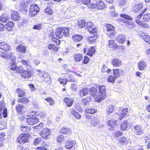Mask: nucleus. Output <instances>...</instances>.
Wrapping results in <instances>:
<instances>
[{"instance_id":"nucleus-60","label":"nucleus","mask_w":150,"mask_h":150,"mask_svg":"<svg viewBox=\"0 0 150 150\" xmlns=\"http://www.w3.org/2000/svg\"><path fill=\"white\" fill-rule=\"evenodd\" d=\"M144 40L145 42L150 44V36H149L147 35Z\"/></svg>"},{"instance_id":"nucleus-24","label":"nucleus","mask_w":150,"mask_h":150,"mask_svg":"<svg viewBox=\"0 0 150 150\" xmlns=\"http://www.w3.org/2000/svg\"><path fill=\"white\" fill-rule=\"evenodd\" d=\"M36 118H28L26 119V121L30 125H33L38 122Z\"/></svg>"},{"instance_id":"nucleus-33","label":"nucleus","mask_w":150,"mask_h":150,"mask_svg":"<svg viewBox=\"0 0 150 150\" xmlns=\"http://www.w3.org/2000/svg\"><path fill=\"white\" fill-rule=\"evenodd\" d=\"M72 39L75 42L80 41L82 38V36L80 35H74L72 36Z\"/></svg>"},{"instance_id":"nucleus-36","label":"nucleus","mask_w":150,"mask_h":150,"mask_svg":"<svg viewBox=\"0 0 150 150\" xmlns=\"http://www.w3.org/2000/svg\"><path fill=\"white\" fill-rule=\"evenodd\" d=\"M108 45L109 47L115 48H116L117 45L113 40H109L108 41Z\"/></svg>"},{"instance_id":"nucleus-12","label":"nucleus","mask_w":150,"mask_h":150,"mask_svg":"<svg viewBox=\"0 0 150 150\" xmlns=\"http://www.w3.org/2000/svg\"><path fill=\"white\" fill-rule=\"evenodd\" d=\"M126 39V37L122 34H119L116 38L117 41L121 44L123 43L125 41Z\"/></svg>"},{"instance_id":"nucleus-17","label":"nucleus","mask_w":150,"mask_h":150,"mask_svg":"<svg viewBox=\"0 0 150 150\" xmlns=\"http://www.w3.org/2000/svg\"><path fill=\"white\" fill-rule=\"evenodd\" d=\"M11 19L15 21L18 20L20 18L18 13L16 11H14L11 12Z\"/></svg>"},{"instance_id":"nucleus-10","label":"nucleus","mask_w":150,"mask_h":150,"mask_svg":"<svg viewBox=\"0 0 150 150\" xmlns=\"http://www.w3.org/2000/svg\"><path fill=\"white\" fill-rule=\"evenodd\" d=\"M124 73V71L119 69H114L113 70V74L115 78L120 77Z\"/></svg>"},{"instance_id":"nucleus-39","label":"nucleus","mask_w":150,"mask_h":150,"mask_svg":"<svg viewBox=\"0 0 150 150\" xmlns=\"http://www.w3.org/2000/svg\"><path fill=\"white\" fill-rule=\"evenodd\" d=\"M18 102H20L23 103L25 104L28 103L29 101L28 99L26 98H19L18 100Z\"/></svg>"},{"instance_id":"nucleus-25","label":"nucleus","mask_w":150,"mask_h":150,"mask_svg":"<svg viewBox=\"0 0 150 150\" xmlns=\"http://www.w3.org/2000/svg\"><path fill=\"white\" fill-rule=\"evenodd\" d=\"M97 37V35H95L88 37L87 39L90 43H92L95 42Z\"/></svg>"},{"instance_id":"nucleus-41","label":"nucleus","mask_w":150,"mask_h":150,"mask_svg":"<svg viewBox=\"0 0 150 150\" xmlns=\"http://www.w3.org/2000/svg\"><path fill=\"white\" fill-rule=\"evenodd\" d=\"M85 112L86 113L93 114L97 112L96 110L93 108H88L85 109Z\"/></svg>"},{"instance_id":"nucleus-34","label":"nucleus","mask_w":150,"mask_h":150,"mask_svg":"<svg viewBox=\"0 0 150 150\" xmlns=\"http://www.w3.org/2000/svg\"><path fill=\"white\" fill-rule=\"evenodd\" d=\"M9 17L6 14L2 15L0 17V21L3 23H5L8 20Z\"/></svg>"},{"instance_id":"nucleus-22","label":"nucleus","mask_w":150,"mask_h":150,"mask_svg":"<svg viewBox=\"0 0 150 150\" xmlns=\"http://www.w3.org/2000/svg\"><path fill=\"white\" fill-rule=\"evenodd\" d=\"M16 93L18 94V96L22 97L24 96L25 94V90L21 88H17L16 91Z\"/></svg>"},{"instance_id":"nucleus-31","label":"nucleus","mask_w":150,"mask_h":150,"mask_svg":"<svg viewBox=\"0 0 150 150\" xmlns=\"http://www.w3.org/2000/svg\"><path fill=\"white\" fill-rule=\"evenodd\" d=\"M74 145L73 141H67L65 144V146L66 148L70 149H71Z\"/></svg>"},{"instance_id":"nucleus-45","label":"nucleus","mask_w":150,"mask_h":150,"mask_svg":"<svg viewBox=\"0 0 150 150\" xmlns=\"http://www.w3.org/2000/svg\"><path fill=\"white\" fill-rule=\"evenodd\" d=\"M21 130L23 132H28L30 131V129L28 127L22 125L20 128Z\"/></svg>"},{"instance_id":"nucleus-37","label":"nucleus","mask_w":150,"mask_h":150,"mask_svg":"<svg viewBox=\"0 0 150 150\" xmlns=\"http://www.w3.org/2000/svg\"><path fill=\"white\" fill-rule=\"evenodd\" d=\"M116 122V120L112 119L108 120L107 122V124L108 126L112 128L115 125Z\"/></svg>"},{"instance_id":"nucleus-7","label":"nucleus","mask_w":150,"mask_h":150,"mask_svg":"<svg viewBox=\"0 0 150 150\" xmlns=\"http://www.w3.org/2000/svg\"><path fill=\"white\" fill-rule=\"evenodd\" d=\"M13 53L10 52H4L1 55V57L4 58H10L13 61L16 60L15 57L13 56Z\"/></svg>"},{"instance_id":"nucleus-2","label":"nucleus","mask_w":150,"mask_h":150,"mask_svg":"<svg viewBox=\"0 0 150 150\" xmlns=\"http://www.w3.org/2000/svg\"><path fill=\"white\" fill-rule=\"evenodd\" d=\"M69 28L65 27L62 28H58L56 31V36L59 38H61L64 36H69Z\"/></svg>"},{"instance_id":"nucleus-20","label":"nucleus","mask_w":150,"mask_h":150,"mask_svg":"<svg viewBox=\"0 0 150 150\" xmlns=\"http://www.w3.org/2000/svg\"><path fill=\"white\" fill-rule=\"evenodd\" d=\"M138 66L140 70H143L146 67L147 64L146 62L141 61L139 63Z\"/></svg>"},{"instance_id":"nucleus-51","label":"nucleus","mask_w":150,"mask_h":150,"mask_svg":"<svg viewBox=\"0 0 150 150\" xmlns=\"http://www.w3.org/2000/svg\"><path fill=\"white\" fill-rule=\"evenodd\" d=\"M45 100L49 103L50 105H52L54 104V101L51 98H46Z\"/></svg>"},{"instance_id":"nucleus-32","label":"nucleus","mask_w":150,"mask_h":150,"mask_svg":"<svg viewBox=\"0 0 150 150\" xmlns=\"http://www.w3.org/2000/svg\"><path fill=\"white\" fill-rule=\"evenodd\" d=\"M128 122L127 120L123 121L121 125V129L122 130H125L127 128Z\"/></svg>"},{"instance_id":"nucleus-38","label":"nucleus","mask_w":150,"mask_h":150,"mask_svg":"<svg viewBox=\"0 0 150 150\" xmlns=\"http://www.w3.org/2000/svg\"><path fill=\"white\" fill-rule=\"evenodd\" d=\"M107 31L108 32L114 31L115 27L112 25L110 24H107L106 25Z\"/></svg>"},{"instance_id":"nucleus-43","label":"nucleus","mask_w":150,"mask_h":150,"mask_svg":"<svg viewBox=\"0 0 150 150\" xmlns=\"http://www.w3.org/2000/svg\"><path fill=\"white\" fill-rule=\"evenodd\" d=\"M150 18V13H147L144 14L143 17V20L144 21H148Z\"/></svg>"},{"instance_id":"nucleus-42","label":"nucleus","mask_w":150,"mask_h":150,"mask_svg":"<svg viewBox=\"0 0 150 150\" xmlns=\"http://www.w3.org/2000/svg\"><path fill=\"white\" fill-rule=\"evenodd\" d=\"M39 114H38V116H40L41 117H43L46 116V114L44 112V110L41 108H39Z\"/></svg>"},{"instance_id":"nucleus-1","label":"nucleus","mask_w":150,"mask_h":150,"mask_svg":"<svg viewBox=\"0 0 150 150\" xmlns=\"http://www.w3.org/2000/svg\"><path fill=\"white\" fill-rule=\"evenodd\" d=\"M38 71V78L40 81H44L48 84L51 83L50 76L47 72L39 70Z\"/></svg>"},{"instance_id":"nucleus-57","label":"nucleus","mask_w":150,"mask_h":150,"mask_svg":"<svg viewBox=\"0 0 150 150\" xmlns=\"http://www.w3.org/2000/svg\"><path fill=\"white\" fill-rule=\"evenodd\" d=\"M122 134V132L121 131L116 132L114 134V136L116 137H118L120 136Z\"/></svg>"},{"instance_id":"nucleus-47","label":"nucleus","mask_w":150,"mask_h":150,"mask_svg":"<svg viewBox=\"0 0 150 150\" xmlns=\"http://www.w3.org/2000/svg\"><path fill=\"white\" fill-rule=\"evenodd\" d=\"M115 109V107L114 106H109L107 108L106 111L108 113V114H109L112 113Z\"/></svg>"},{"instance_id":"nucleus-19","label":"nucleus","mask_w":150,"mask_h":150,"mask_svg":"<svg viewBox=\"0 0 150 150\" xmlns=\"http://www.w3.org/2000/svg\"><path fill=\"white\" fill-rule=\"evenodd\" d=\"M134 132L137 135H140L142 133V128L138 125H136L134 126Z\"/></svg>"},{"instance_id":"nucleus-52","label":"nucleus","mask_w":150,"mask_h":150,"mask_svg":"<svg viewBox=\"0 0 150 150\" xmlns=\"http://www.w3.org/2000/svg\"><path fill=\"white\" fill-rule=\"evenodd\" d=\"M45 12L47 14L51 15L53 13V11L50 7H47L45 10Z\"/></svg>"},{"instance_id":"nucleus-29","label":"nucleus","mask_w":150,"mask_h":150,"mask_svg":"<svg viewBox=\"0 0 150 150\" xmlns=\"http://www.w3.org/2000/svg\"><path fill=\"white\" fill-rule=\"evenodd\" d=\"M14 26V24L13 22L10 21L7 23L6 25V27L7 30L8 31L11 30Z\"/></svg>"},{"instance_id":"nucleus-54","label":"nucleus","mask_w":150,"mask_h":150,"mask_svg":"<svg viewBox=\"0 0 150 150\" xmlns=\"http://www.w3.org/2000/svg\"><path fill=\"white\" fill-rule=\"evenodd\" d=\"M116 79L113 76H110L108 77L107 80L109 82L113 83L115 81Z\"/></svg>"},{"instance_id":"nucleus-64","label":"nucleus","mask_w":150,"mask_h":150,"mask_svg":"<svg viewBox=\"0 0 150 150\" xmlns=\"http://www.w3.org/2000/svg\"><path fill=\"white\" fill-rule=\"evenodd\" d=\"M74 115L77 119H80L81 117V115L76 112Z\"/></svg>"},{"instance_id":"nucleus-50","label":"nucleus","mask_w":150,"mask_h":150,"mask_svg":"<svg viewBox=\"0 0 150 150\" xmlns=\"http://www.w3.org/2000/svg\"><path fill=\"white\" fill-rule=\"evenodd\" d=\"M120 16L121 17L124 18L127 20H132L131 17L125 14H121L120 15Z\"/></svg>"},{"instance_id":"nucleus-48","label":"nucleus","mask_w":150,"mask_h":150,"mask_svg":"<svg viewBox=\"0 0 150 150\" xmlns=\"http://www.w3.org/2000/svg\"><path fill=\"white\" fill-rule=\"evenodd\" d=\"M58 81H59L60 84L64 85L67 83L68 81V80L65 78H59L58 80Z\"/></svg>"},{"instance_id":"nucleus-9","label":"nucleus","mask_w":150,"mask_h":150,"mask_svg":"<svg viewBox=\"0 0 150 150\" xmlns=\"http://www.w3.org/2000/svg\"><path fill=\"white\" fill-rule=\"evenodd\" d=\"M37 8L38 6L37 5L31 6L29 10L30 14L33 16L36 15L38 13Z\"/></svg>"},{"instance_id":"nucleus-3","label":"nucleus","mask_w":150,"mask_h":150,"mask_svg":"<svg viewBox=\"0 0 150 150\" xmlns=\"http://www.w3.org/2000/svg\"><path fill=\"white\" fill-rule=\"evenodd\" d=\"M97 87L99 96H97L96 98L99 100V102H100L106 97V96L105 94L106 88L105 86L102 85H98Z\"/></svg>"},{"instance_id":"nucleus-26","label":"nucleus","mask_w":150,"mask_h":150,"mask_svg":"<svg viewBox=\"0 0 150 150\" xmlns=\"http://www.w3.org/2000/svg\"><path fill=\"white\" fill-rule=\"evenodd\" d=\"M143 8V5L142 3L136 4L134 6L133 11L135 12H137Z\"/></svg>"},{"instance_id":"nucleus-49","label":"nucleus","mask_w":150,"mask_h":150,"mask_svg":"<svg viewBox=\"0 0 150 150\" xmlns=\"http://www.w3.org/2000/svg\"><path fill=\"white\" fill-rule=\"evenodd\" d=\"M121 143L122 144H127V140L126 137H122L120 139Z\"/></svg>"},{"instance_id":"nucleus-59","label":"nucleus","mask_w":150,"mask_h":150,"mask_svg":"<svg viewBox=\"0 0 150 150\" xmlns=\"http://www.w3.org/2000/svg\"><path fill=\"white\" fill-rule=\"evenodd\" d=\"M110 15L112 16H116L117 14L115 11H110L109 12Z\"/></svg>"},{"instance_id":"nucleus-63","label":"nucleus","mask_w":150,"mask_h":150,"mask_svg":"<svg viewBox=\"0 0 150 150\" xmlns=\"http://www.w3.org/2000/svg\"><path fill=\"white\" fill-rule=\"evenodd\" d=\"M52 40L55 42L57 45L60 44V41L56 38L54 37L52 38Z\"/></svg>"},{"instance_id":"nucleus-16","label":"nucleus","mask_w":150,"mask_h":150,"mask_svg":"<svg viewBox=\"0 0 150 150\" xmlns=\"http://www.w3.org/2000/svg\"><path fill=\"white\" fill-rule=\"evenodd\" d=\"M89 92V90L86 88H84L80 89L79 91V93L81 97L86 96L88 95Z\"/></svg>"},{"instance_id":"nucleus-6","label":"nucleus","mask_w":150,"mask_h":150,"mask_svg":"<svg viewBox=\"0 0 150 150\" xmlns=\"http://www.w3.org/2000/svg\"><path fill=\"white\" fill-rule=\"evenodd\" d=\"M97 88L98 87L96 88H90V90L91 96L95 98L96 101L99 102V100L96 98L97 96H99Z\"/></svg>"},{"instance_id":"nucleus-56","label":"nucleus","mask_w":150,"mask_h":150,"mask_svg":"<svg viewBox=\"0 0 150 150\" xmlns=\"http://www.w3.org/2000/svg\"><path fill=\"white\" fill-rule=\"evenodd\" d=\"M91 99L90 97H89L87 98L83 99L82 100V103L83 105H86L87 104L88 102Z\"/></svg>"},{"instance_id":"nucleus-4","label":"nucleus","mask_w":150,"mask_h":150,"mask_svg":"<svg viewBox=\"0 0 150 150\" xmlns=\"http://www.w3.org/2000/svg\"><path fill=\"white\" fill-rule=\"evenodd\" d=\"M30 135L28 133L22 134L17 137V141L21 144L28 142Z\"/></svg>"},{"instance_id":"nucleus-55","label":"nucleus","mask_w":150,"mask_h":150,"mask_svg":"<svg viewBox=\"0 0 150 150\" xmlns=\"http://www.w3.org/2000/svg\"><path fill=\"white\" fill-rule=\"evenodd\" d=\"M13 63H11L10 69L13 70H15L16 69L17 67V66L15 64L16 63L15 60L13 61Z\"/></svg>"},{"instance_id":"nucleus-15","label":"nucleus","mask_w":150,"mask_h":150,"mask_svg":"<svg viewBox=\"0 0 150 150\" xmlns=\"http://www.w3.org/2000/svg\"><path fill=\"white\" fill-rule=\"evenodd\" d=\"M59 132L63 134L69 135L71 133V131L70 128L66 127H64L60 130Z\"/></svg>"},{"instance_id":"nucleus-14","label":"nucleus","mask_w":150,"mask_h":150,"mask_svg":"<svg viewBox=\"0 0 150 150\" xmlns=\"http://www.w3.org/2000/svg\"><path fill=\"white\" fill-rule=\"evenodd\" d=\"M19 72L21 73V75L24 78H28L31 76V71L29 70H23L22 72L19 71Z\"/></svg>"},{"instance_id":"nucleus-62","label":"nucleus","mask_w":150,"mask_h":150,"mask_svg":"<svg viewBox=\"0 0 150 150\" xmlns=\"http://www.w3.org/2000/svg\"><path fill=\"white\" fill-rule=\"evenodd\" d=\"M89 61V58L87 56H85L83 61V63L84 64H87L88 63Z\"/></svg>"},{"instance_id":"nucleus-28","label":"nucleus","mask_w":150,"mask_h":150,"mask_svg":"<svg viewBox=\"0 0 150 150\" xmlns=\"http://www.w3.org/2000/svg\"><path fill=\"white\" fill-rule=\"evenodd\" d=\"M17 51L18 52L21 53H24L25 51V47L23 46L20 45L17 47Z\"/></svg>"},{"instance_id":"nucleus-18","label":"nucleus","mask_w":150,"mask_h":150,"mask_svg":"<svg viewBox=\"0 0 150 150\" xmlns=\"http://www.w3.org/2000/svg\"><path fill=\"white\" fill-rule=\"evenodd\" d=\"M0 48L4 51H8L10 50V46L4 42H0Z\"/></svg>"},{"instance_id":"nucleus-46","label":"nucleus","mask_w":150,"mask_h":150,"mask_svg":"<svg viewBox=\"0 0 150 150\" xmlns=\"http://www.w3.org/2000/svg\"><path fill=\"white\" fill-rule=\"evenodd\" d=\"M110 33H108L107 34L108 37L110 38H113L115 36L116 32L115 31H113L110 32Z\"/></svg>"},{"instance_id":"nucleus-58","label":"nucleus","mask_w":150,"mask_h":150,"mask_svg":"<svg viewBox=\"0 0 150 150\" xmlns=\"http://www.w3.org/2000/svg\"><path fill=\"white\" fill-rule=\"evenodd\" d=\"M139 36L143 39L145 38L147 35L144 33L140 32L139 33Z\"/></svg>"},{"instance_id":"nucleus-5","label":"nucleus","mask_w":150,"mask_h":150,"mask_svg":"<svg viewBox=\"0 0 150 150\" xmlns=\"http://www.w3.org/2000/svg\"><path fill=\"white\" fill-rule=\"evenodd\" d=\"M127 108H125L120 109L118 113H116L115 115L117 116V117L120 120H121L125 116L128 111Z\"/></svg>"},{"instance_id":"nucleus-23","label":"nucleus","mask_w":150,"mask_h":150,"mask_svg":"<svg viewBox=\"0 0 150 150\" xmlns=\"http://www.w3.org/2000/svg\"><path fill=\"white\" fill-rule=\"evenodd\" d=\"M65 103L68 107H71L72 105L74 100L72 98H65L64 99Z\"/></svg>"},{"instance_id":"nucleus-11","label":"nucleus","mask_w":150,"mask_h":150,"mask_svg":"<svg viewBox=\"0 0 150 150\" xmlns=\"http://www.w3.org/2000/svg\"><path fill=\"white\" fill-rule=\"evenodd\" d=\"M111 64L114 67H119L122 64L120 60L118 58L113 59L111 61Z\"/></svg>"},{"instance_id":"nucleus-53","label":"nucleus","mask_w":150,"mask_h":150,"mask_svg":"<svg viewBox=\"0 0 150 150\" xmlns=\"http://www.w3.org/2000/svg\"><path fill=\"white\" fill-rule=\"evenodd\" d=\"M99 122V121L95 117L92 118L91 121V123L93 126H95Z\"/></svg>"},{"instance_id":"nucleus-21","label":"nucleus","mask_w":150,"mask_h":150,"mask_svg":"<svg viewBox=\"0 0 150 150\" xmlns=\"http://www.w3.org/2000/svg\"><path fill=\"white\" fill-rule=\"evenodd\" d=\"M96 6L98 9H102L105 8L106 6L103 1H100L96 3Z\"/></svg>"},{"instance_id":"nucleus-30","label":"nucleus","mask_w":150,"mask_h":150,"mask_svg":"<svg viewBox=\"0 0 150 150\" xmlns=\"http://www.w3.org/2000/svg\"><path fill=\"white\" fill-rule=\"evenodd\" d=\"M74 60L76 62H80L82 60L83 57L82 54H76L74 56Z\"/></svg>"},{"instance_id":"nucleus-61","label":"nucleus","mask_w":150,"mask_h":150,"mask_svg":"<svg viewBox=\"0 0 150 150\" xmlns=\"http://www.w3.org/2000/svg\"><path fill=\"white\" fill-rule=\"evenodd\" d=\"M3 114V117L4 118H6L7 117V109L6 108L4 109Z\"/></svg>"},{"instance_id":"nucleus-13","label":"nucleus","mask_w":150,"mask_h":150,"mask_svg":"<svg viewBox=\"0 0 150 150\" xmlns=\"http://www.w3.org/2000/svg\"><path fill=\"white\" fill-rule=\"evenodd\" d=\"M50 133V130L47 128H44L41 132L40 134L43 138H47Z\"/></svg>"},{"instance_id":"nucleus-40","label":"nucleus","mask_w":150,"mask_h":150,"mask_svg":"<svg viewBox=\"0 0 150 150\" xmlns=\"http://www.w3.org/2000/svg\"><path fill=\"white\" fill-rule=\"evenodd\" d=\"M86 21L84 20H79L78 22V25L80 28H83L85 25Z\"/></svg>"},{"instance_id":"nucleus-35","label":"nucleus","mask_w":150,"mask_h":150,"mask_svg":"<svg viewBox=\"0 0 150 150\" xmlns=\"http://www.w3.org/2000/svg\"><path fill=\"white\" fill-rule=\"evenodd\" d=\"M25 108L24 106L20 104L18 105L16 107V110L19 114L21 113Z\"/></svg>"},{"instance_id":"nucleus-44","label":"nucleus","mask_w":150,"mask_h":150,"mask_svg":"<svg viewBox=\"0 0 150 150\" xmlns=\"http://www.w3.org/2000/svg\"><path fill=\"white\" fill-rule=\"evenodd\" d=\"M86 27L88 30L94 27L93 23L90 22H88L85 25Z\"/></svg>"},{"instance_id":"nucleus-8","label":"nucleus","mask_w":150,"mask_h":150,"mask_svg":"<svg viewBox=\"0 0 150 150\" xmlns=\"http://www.w3.org/2000/svg\"><path fill=\"white\" fill-rule=\"evenodd\" d=\"M84 52L86 54L91 56L95 52V50L93 47H87L84 48Z\"/></svg>"},{"instance_id":"nucleus-27","label":"nucleus","mask_w":150,"mask_h":150,"mask_svg":"<svg viewBox=\"0 0 150 150\" xmlns=\"http://www.w3.org/2000/svg\"><path fill=\"white\" fill-rule=\"evenodd\" d=\"M136 22L144 28H149V26L148 24L143 22L142 21H139L138 20H137L136 21Z\"/></svg>"}]
</instances>
